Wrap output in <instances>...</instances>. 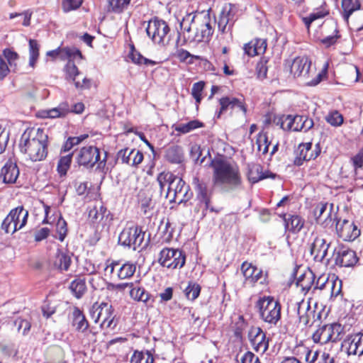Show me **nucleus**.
Returning <instances> with one entry per match:
<instances>
[{
	"label": "nucleus",
	"instance_id": "f257e3e1",
	"mask_svg": "<svg viewBox=\"0 0 363 363\" xmlns=\"http://www.w3.org/2000/svg\"><path fill=\"white\" fill-rule=\"evenodd\" d=\"M209 14L186 13L180 22L183 34V43L189 42H207L213 33Z\"/></svg>",
	"mask_w": 363,
	"mask_h": 363
},
{
	"label": "nucleus",
	"instance_id": "f03ea898",
	"mask_svg": "<svg viewBox=\"0 0 363 363\" xmlns=\"http://www.w3.org/2000/svg\"><path fill=\"white\" fill-rule=\"evenodd\" d=\"M20 149L33 162L42 161L48 155V135L41 128L35 132H25L21 137Z\"/></svg>",
	"mask_w": 363,
	"mask_h": 363
},
{
	"label": "nucleus",
	"instance_id": "7ed1b4c3",
	"mask_svg": "<svg viewBox=\"0 0 363 363\" xmlns=\"http://www.w3.org/2000/svg\"><path fill=\"white\" fill-rule=\"evenodd\" d=\"M213 169V180L216 184L237 186L240 182L239 169L224 158L216 157L211 162Z\"/></svg>",
	"mask_w": 363,
	"mask_h": 363
},
{
	"label": "nucleus",
	"instance_id": "20e7f679",
	"mask_svg": "<svg viewBox=\"0 0 363 363\" xmlns=\"http://www.w3.org/2000/svg\"><path fill=\"white\" fill-rule=\"evenodd\" d=\"M260 319L269 325L270 328L277 326L281 318V305L272 296H263L256 303Z\"/></svg>",
	"mask_w": 363,
	"mask_h": 363
},
{
	"label": "nucleus",
	"instance_id": "39448f33",
	"mask_svg": "<svg viewBox=\"0 0 363 363\" xmlns=\"http://www.w3.org/2000/svg\"><path fill=\"white\" fill-rule=\"evenodd\" d=\"M90 316L101 329L114 330L118 324L113 306L108 303H95L90 309Z\"/></svg>",
	"mask_w": 363,
	"mask_h": 363
},
{
	"label": "nucleus",
	"instance_id": "423d86ee",
	"mask_svg": "<svg viewBox=\"0 0 363 363\" xmlns=\"http://www.w3.org/2000/svg\"><path fill=\"white\" fill-rule=\"evenodd\" d=\"M76 162L79 166L91 169L98 162V168L105 166L106 152L103 160H100V150L95 146H86L80 149L75 157Z\"/></svg>",
	"mask_w": 363,
	"mask_h": 363
},
{
	"label": "nucleus",
	"instance_id": "0eeeda50",
	"mask_svg": "<svg viewBox=\"0 0 363 363\" xmlns=\"http://www.w3.org/2000/svg\"><path fill=\"white\" fill-rule=\"evenodd\" d=\"M189 191V186L182 178L174 176L172 184H169L164 194V198L169 199L170 202L185 203L192 196V193Z\"/></svg>",
	"mask_w": 363,
	"mask_h": 363
},
{
	"label": "nucleus",
	"instance_id": "6e6552de",
	"mask_svg": "<svg viewBox=\"0 0 363 363\" xmlns=\"http://www.w3.org/2000/svg\"><path fill=\"white\" fill-rule=\"evenodd\" d=\"M343 328L337 323L327 324L320 327L312 336L313 340L321 345L329 342H335L340 340L343 336Z\"/></svg>",
	"mask_w": 363,
	"mask_h": 363
},
{
	"label": "nucleus",
	"instance_id": "1a4fd4ad",
	"mask_svg": "<svg viewBox=\"0 0 363 363\" xmlns=\"http://www.w3.org/2000/svg\"><path fill=\"white\" fill-rule=\"evenodd\" d=\"M145 30L147 36L155 44L164 45L168 43L170 28L164 21L154 18L148 21Z\"/></svg>",
	"mask_w": 363,
	"mask_h": 363
},
{
	"label": "nucleus",
	"instance_id": "9d476101",
	"mask_svg": "<svg viewBox=\"0 0 363 363\" xmlns=\"http://www.w3.org/2000/svg\"><path fill=\"white\" fill-rule=\"evenodd\" d=\"M157 262L162 267L175 269L184 266L186 256L179 249L164 247L158 255Z\"/></svg>",
	"mask_w": 363,
	"mask_h": 363
},
{
	"label": "nucleus",
	"instance_id": "9b49d317",
	"mask_svg": "<svg viewBox=\"0 0 363 363\" xmlns=\"http://www.w3.org/2000/svg\"><path fill=\"white\" fill-rule=\"evenodd\" d=\"M284 130L306 132L311 129L314 125L313 121L307 116L284 115L277 122Z\"/></svg>",
	"mask_w": 363,
	"mask_h": 363
},
{
	"label": "nucleus",
	"instance_id": "f8f14e48",
	"mask_svg": "<svg viewBox=\"0 0 363 363\" xmlns=\"http://www.w3.org/2000/svg\"><path fill=\"white\" fill-rule=\"evenodd\" d=\"M144 240V233L138 226L124 228L118 236V242L136 250Z\"/></svg>",
	"mask_w": 363,
	"mask_h": 363
},
{
	"label": "nucleus",
	"instance_id": "ddd939ff",
	"mask_svg": "<svg viewBox=\"0 0 363 363\" xmlns=\"http://www.w3.org/2000/svg\"><path fill=\"white\" fill-rule=\"evenodd\" d=\"M312 143H306L298 145L297 149L295 150L296 157L294 160V164L296 166H301L304 161H309L315 160L320 153V144L317 143L315 145L313 150H311Z\"/></svg>",
	"mask_w": 363,
	"mask_h": 363
},
{
	"label": "nucleus",
	"instance_id": "4468645a",
	"mask_svg": "<svg viewBox=\"0 0 363 363\" xmlns=\"http://www.w3.org/2000/svg\"><path fill=\"white\" fill-rule=\"evenodd\" d=\"M337 236L345 241H353L360 235V230L353 222L344 219L335 220Z\"/></svg>",
	"mask_w": 363,
	"mask_h": 363
},
{
	"label": "nucleus",
	"instance_id": "2eb2a0df",
	"mask_svg": "<svg viewBox=\"0 0 363 363\" xmlns=\"http://www.w3.org/2000/svg\"><path fill=\"white\" fill-rule=\"evenodd\" d=\"M336 265L343 267H351L358 262L356 252L346 246H339L334 250Z\"/></svg>",
	"mask_w": 363,
	"mask_h": 363
},
{
	"label": "nucleus",
	"instance_id": "dca6fc26",
	"mask_svg": "<svg viewBox=\"0 0 363 363\" xmlns=\"http://www.w3.org/2000/svg\"><path fill=\"white\" fill-rule=\"evenodd\" d=\"M333 204L328 206V203H319L317 204L313 210V215L317 223L320 224L324 228L333 225L335 220H336L335 215L333 218Z\"/></svg>",
	"mask_w": 363,
	"mask_h": 363
},
{
	"label": "nucleus",
	"instance_id": "f3484780",
	"mask_svg": "<svg viewBox=\"0 0 363 363\" xmlns=\"http://www.w3.org/2000/svg\"><path fill=\"white\" fill-rule=\"evenodd\" d=\"M249 340L253 349L257 352L264 353L269 347V340L266 334L259 327H253L248 334Z\"/></svg>",
	"mask_w": 363,
	"mask_h": 363
},
{
	"label": "nucleus",
	"instance_id": "a211bd4d",
	"mask_svg": "<svg viewBox=\"0 0 363 363\" xmlns=\"http://www.w3.org/2000/svg\"><path fill=\"white\" fill-rule=\"evenodd\" d=\"M193 184L197 192V198L199 199L201 206L203 208V215H206L204 211L207 210H210L211 212H218V211L215 210L213 207L210 206V196L208 194L206 184L200 181L198 177H194Z\"/></svg>",
	"mask_w": 363,
	"mask_h": 363
},
{
	"label": "nucleus",
	"instance_id": "6ab92c4d",
	"mask_svg": "<svg viewBox=\"0 0 363 363\" xmlns=\"http://www.w3.org/2000/svg\"><path fill=\"white\" fill-rule=\"evenodd\" d=\"M330 245V243H328L323 238L316 236L310 248V252L313 256V259L316 262H322L326 259L328 262L330 259L327 258V255Z\"/></svg>",
	"mask_w": 363,
	"mask_h": 363
},
{
	"label": "nucleus",
	"instance_id": "aec40b11",
	"mask_svg": "<svg viewBox=\"0 0 363 363\" xmlns=\"http://www.w3.org/2000/svg\"><path fill=\"white\" fill-rule=\"evenodd\" d=\"M19 176V169L16 162L9 160L1 167L0 178L6 184H12L16 182Z\"/></svg>",
	"mask_w": 363,
	"mask_h": 363
},
{
	"label": "nucleus",
	"instance_id": "412c9836",
	"mask_svg": "<svg viewBox=\"0 0 363 363\" xmlns=\"http://www.w3.org/2000/svg\"><path fill=\"white\" fill-rule=\"evenodd\" d=\"M117 157L118 160H121L122 163L132 166H137L143 160V154L140 150L135 149H122L118 151Z\"/></svg>",
	"mask_w": 363,
	"mask_h": 363
},
{
	"label": "nucleus",
	"instance_id": "4be33fe9",
	"mask_svg": "<svg viewBox=\"0 0 363 363\" xmlns=\"http://www.w3.org/2000/svg\"><path fill=\"white\" fill-rule=\"evenodd\" d=\"M311 62L306 56L296 57L291 65V73L294 77L308 75Z\"/></svg>",
	"mask_w": 363,
	"mask_h": 363
},
{
	"label": "nucleus",
	"instance_id": "5701e85b",
	"mask_svg": "<svg viewBox=\"0 0 363 363\" xmlns=\"http://www.w3.org/2000/svg\"><path fill=\"white\" fill-rule=\"evenodd\" d=\"M219 102L220 105V108L218 116H220V113L225 111L228 108H239L240 111L243 112L244 114H245L247 112V108L245 106L243 99L226 96L221 98Z\"/></svg>",
	"mask_w": 363,
	"mask_h": 363
},
{
	"label": "nucleus",
	"instance_id": "b1692460",
	"mask_svg": "<svg viewBox=\"0 0 363 363\" xmlns=\"http://www.w3.org/2000/svg\"><path fill=\"white\" fill-rule=\"evenodd\" d=\"M284 220L285 229L292 233H298L303 228L305 220L298 215L281 216Z\"/></svg>",
	"mask_w": 363,
	"mask_h": 363
},
{
	"label": "nucleus",
	"instance_id": "393cba45",
	"mask_svg": "<svg viewBox=\"0 0 363 363\" xmlns=\"http://www.w3.org/2000/svg\"><path fill=\"white\" fill-rule=\"evenodd\" d=\"M72 325L75 330L80 333H84L89 328V322L86 320L83 312L77 306L73 308L71 315Z\"/></svg>",
	"mask_w": 363,
	"mask_h": 363
},
{
	"label": "nucleus",
	"instance_id": "a878e982",
	"mask_svg": "<svg viewBox=\"0 0 363 363\" xmlns=\"http://www.w3.org/2000/svg\"><path fill=\"white\" fill-rule=\"evenodd\" d=\"M48 56H50L53 58L57 57H60L62 60H66L69 58H75L76 57H79V58H82V55L80 50L75 48H58L55 50L48 51L47 52Z\"/></svg>",
	"mask_w": 363,
	"mask_h": 363
},
{
	"label": "nucleus",
	"instance_id": "bb28decb",
	"mask_svg": "<svg viewBox=\"0 0 363 363\" xmlns=\"http://www.w3.org/2000/svg\"><path fill=\"white\" fill-rule=\"evenodd\" d=\"M164 157L172 164H181L184 158L183 148L177 145H171L165 149Z\"/></svg>",
	"mask_w": 363,
	"mask_h": 363
},
{
	"label": "nucleus",
	"instance_id": "cd10ccee",
	"mask_svg": "<svg viewBox=\"0 0 363 363\" xmlns=\"http://www.w3.org/2000/svg\"><path fill=\"white\" fill-rule=\"evenodd\" d=\"M296 311L298 315L299 321L304 325L309 323L311 317H314L315 311L311 309L308 302L302 300L296 303Z\"/></svg>",
	"mask_w": 363,
	"mask_h": 363
},
{
	"label": "nucleus",
	"instance_id": "c85d7f7f",
	"mask_svg": "<svg viewBox=\"0 0 363 363\" xmlns=\"http://www.w3.org/2000/svg\"><path fill=\"white\" fill-rule=\"evenodd\" d=\"M306 360L308 363H335L334 357L330 354L323 352L320 354L318 351L312 352L308 348H306Z\"/></svg>",
	"mask_w": 363,
	"mask_h": 363
},
{
	"label": "nucleus",
	"instance_id": "c756f323",
	"mask_svg": "<svg viewBox=\"0 0 363 363\" xmlns=\"http://www.w3.org/2000/svg\"><path fill=\"white\" fill-rule=\"evenodd\" d=\"M347 352L349 355H358L359 357L363 354V333H358L351 335Z\"/></svg>",
	"mask_w": 363,
	"mask_h": 363
},
{
	"label": "nucleus",
	"instance_id": "7c9ffc66",
	"mask_svg": "<svg viewBox=\"0 0 363 363\" xmlns=\"http://www.w3.org/2000/svg\"><path fill=\"white\" fill-rule=\"evenodd\" d=\"M315 279L314 273L311 269H308L298 277L296 285L300 286L303 291L307 293L312 287H314Z\"/></svg>",
	"mask_w": 363,
	"mask_h": 363
},
{
	"label": "nucleus",
	"instance_id": "2f4dec72",
	"mask_svg": "<svg viewBox=\"0 0 363 363\" xmlns=\"http://www.w3.org/2000/svg\"><path fill=\"white\" fill-rule=\"evenodd\" d=\"M13 210H17L16 215L13 218V226L12 229L13 233H15L23 228L27 223L28 211L24 209L22 206H18Z\"/></svg>",
	"mask_w": 363,
	"mask_h": 363
},
{
	"label": "nucleus",
	"instance_id": "473e14b6",
	"mask_svg": "<svg viewBox=\"0 0 363 363\" xmlns=\"http://www.w3.org/2000/svg\"><path fill=\"white\" fill-rule=\"evenodd\" d=\"M233 14L229 11L225 13L223 11L218 18V30L222 33H231L232 27L234 24V21L233 19Z\"/></svg>",
	"mask_w": 363,
	"mask_h": 363
},
{
	"label": "nucleus",
	"instance_id": "72a5a7b5",
	"mask_svg": "<svg viewBox=\"0 0 363 363\" xmlns=\"http://www.w3.org/2000/svg\"><path fill=\"white\" fill-rule=\"evenodd\" d=\"M361 4L359 0H342L343 18L347 21L350 15L360 9Z\"/></svg>",
	"mask_w": 363,
	"mask_h": 363
},
{
	"label": "nucleus",
	"instance_id": "f704fd0d",
	"mask_svg": "<svg viewBox=\"0 0 363 363\" xmlns=\"http://www.w3.org/2000/svg\"><path fill=\"white\" fill-rule=\"evenodd\" d=\"M174 174L170 172H161L157 175V183L160 189V196H164L166 193L164 188L169 186V184H172Z\"/></svg>",
	"mask_w": 363,
	"mask_h": 363
},
{
	"label": "nucleus",
	"instance_id": "c9c22d12",
	"mask_svg": "<svg viewBox=\"0 0 363 363\" xmlns=\"http://www.w3.org/2000/svg\"><path fill=\"white\" fill-rule=\"evenodd\" d=\"M69 289L72 294L77 298H81L86 291V286L84 279H76L73 280L70 285Z\"/></svg>",
	"mask_w": 363,
	"mask_h": 363
},
{
	"label": "nucleus",
	"instance_id": "e433bc0d",
	"mask_svg": "<svg viewBox=\"0 0 363 363\" xmlns=\"http://www.w3.org/2000/svg\"><path fill=\"white\" fill-rule=\"evenodd\" d=\"M203 126V123L200 122L198 120H193L187 123H182L179 125H173L172 128L174 129V130L182 133L186 134L189 132H191L193 130H195L199 128H201Z\"/></svg>",
	"mask_w": 363,
	"mask_h": 363
},
{
	"label": "nucleus",
	"instance_id": "4c0bfd02",
	"mask_svg": "<svg viewBox=\"0 0 363 363\" xmlns=\"http://www.w3.org/2000/svg\"><path fill=\"white\" fill-rule=\"evenodd\" d=\"M269 177V175H265L262 171V167L259 164L252 165L248 172L249 180L252 183H256Z\"/></svg>",
	"mask_w": 363,
	"mask_h": 363
},
{
	"label": "nucleus",
	"instance_id": "58836bf2",
	"mask_svg": "<svg viewBox=\"0 0 363 363\" xmlns=\"http://www.w3.org/2000/svg\"><path fill=\"white\" fill-rule=\"evenodd\" d=\"M132 62L137 65H155L157 62L152 60H149L143 57L139 52L135 50L134 46H132L131 52L129 55Z\"/></svg>",
	"mask_w": 363,
	"mask_h": 363
},
{
	"label": "nucleus",
	"instance_id": "ea45409f",
	"mask_svg": "<svg viewBox=\"0 0 363 363\" xmlns=\"http://www.w3.org/2000/svg\"><path fill=\"white\" fill-rule=\"evenodd\" d=\"M181 39V33L178 32L177 39L176 40V47L177 50L173 54V56L177 57L180 62H185L189 57L194 58L198 60L199 58V56L191 55L189 51L182 49L178 48L179 43Z\"/></svg>",
	"mask_w": 363,
	"mask_h": 363
},
{
	"label": "nucleus",
	"instance_id": "a19ab883",
	"mask_svg": "<svg viewBox=\"0 0 363 363\" xmlns=\"http://www.w3.org/2000/svg\"><path fill=\"white\" fill-rule=\"evenodd\" d=\"M73 153L62 156L57 163V172L60 176H65L70 167Z\"/></svg>",
	"mask_w": 363,
	"mask_h": 363
},
{
	"label": "nucleus",
	"instance_id": "79ce46f5",
	"mask_svg": "<svg viewBox=\"0 0 363 363\" xmlns=\"http://www.w3.org/2000/svg\"><path fill=\"white\" fill-rule=\"evenodd\" d=\"M68 60H69L64 68V71L65 72V79L67 80H70L74 83L76 82L75 78L77 75L79 74V72L78 70L77 67L76 66L74 62L71 60V58Z\"/></svg>",
	"mask_w": 363,
	"mask_h": 363
},
{
	"label": "nucleus",
	"instance_id": "37998d69",
	"mask_svg": "<svg viewBox=\"0 0 363 363\" xmlns=\"http://www.w3.org/2000/svg\"><path fill=\"white\" fill-rule=\"evenodd\" d=\"M135 264L130 262L123 264L118 272V277L120 279H125L131 277L135 272Z\"/></svg>",
	"mask_w": 363,
	"mask_h": 363
},
{
	"label": "nucleus",
	"instance_id": "c03bdc74",
	"mask_svg": "<svg viewBox=\"0 0 363 363\" xmlns=\"http://www.w3.org/2000/svg\"><path fill=\"white\" fill-rule=\"evenodd\" d=\"M71 262L72 259L69 255L63 252H59L57 255L55 265L61 270L67 271Z\"/></svg>",
	"mask_w": 363,
	"mask_h": 363
},
{
	"label": "nucleus",
	"instance_id": "a18cd8bd",
	"mask_svg": "<svg viewBox=\"0 0 363 363\" xmlns=\"http://www.w3.org/2000/svg\"><path fill=\"white\" fill-rule=\"evenodd\" d=\"M130 297L137 301H142L147 303L150 299V294L146 291L143 288H133L132 287L130 291Z\"/></svg>",
	"mask_w": 363,
	"mask_h": 363
},
{
	"label": "nucleus",
	"instance_id": "49530a36",
	"mask_svg": "<svg viewBox=\"0 0 363 363\" xmlns=\"http://www.w3.org/2000/svg\"><path fill=\"white\" fill-rule=\"evenodd\" d=\"M184 292L188 299L194 301L200 294L201 286L197 283L190 281Z\"/></svg>",
	"mask_w": 363,
	"mask_h": 363
},
{
	"label": "nucleus",
	"instance_id": "de8ad7c7",
	"mask_svg": "<svg viewBox=\"0 0 363 363\" xmlns=\"http://www.w3.org/2000/svg\"><path fill=\"white\" fill-rule=\"evenodd\" d=\"M29 65L34 67L39 56V45L35 40H29Z\"/></svg>",
	"mask_w": 363,
	"mask_h": 363
},
{
	"label": "nucleus",
	"instance_id": "09e8293b",
	"mask_svg": "<svg viewBox=\"0 0 363 363\" xmlns=\"http://www.w3.org/2000/svg\"><path fill=\"white\" fill-rule=\"evenodd\" d=\"M268 59L265 57H261L259 62L257 63L256 65V73L257 78H259L261 80L264 79L267 77V63H268Z\"/></svg>",
	"mask_w": 363,
	"mask_h": 363
},
{
	"label": "nucleus",
	"instance_id": "8fccbe9b",
	"mask_svg": "<svg viewBox=\"0 0 363 363\" xmlns=\"http://www.w3.org/2000/svg\"><path fill=\"white\" fill-rule=\"evenodd\" d=\"M13 324L17 328L18 332H21L22 335L24 336L28 334L31 328L30 322L22 318H16L14 320Z\"/></svg>",
	"mask_w": 363,
	"mask_h": 363
},
{
	"label": "nucleus",
	"instance_id": "3c124183",
	"mask_svg": "<svg viewBox=\"0 0 363 363\" xmlns=\"http://www.w3.org/2000/svg\"><path fill=\"white\" fill-rule=\"evenodd\" d=\"M16 211L17 210H11L1 223V229L6 233H13L12 229L13 226V218L16 215Z\"/></svg>",
	"mask_w": 363,
	"mask_h": 363
},
{
	"label": "nucleus",
	"instance_id": "603ef678",
	"mask_svg": "<svg viewBox=\"0 0 363 363\" xmlns=\"http://www.w3.org/2000/svg\"><path fill=\"white\" fill-rule=\"evenodd\" d=\"M247 325V324L245 322L243 316L240 315L233 326V333L235 337L241 339L242 337L243 331L245 330Z\"/></svg>",
	"mask_w": 363,
	"mask_h": 363
},
{
	"label": "nucleus",
	"instance_id": "864d4df0",
	"mask_svg": "<svg viewBox=\"0 0 363 363\" xmlns=\"http://www.w3.org/2000/svg\"><path fill=\"white\" fill-rule=\"evenodd\" d=\"M241 270L243 276L245 278V280L251 283L254 274L256 272L257 267L252 265L250 263L245 262L241 266Z\"/></svg>",
	"mask_w": 363,
	"mask_h": 363
},
{
	"label": "nucleus",
	"instance_id": "5fc2aeb1",
	"mask_svg": "<svg viewBox=\"0 0 363 363\" xmlns=\"http://www.w3.org/2000/svg\"><path fill=\"white\" fill-rule=\"evenodd\" d=\"M256 143L259 152H262L263 155L267 153L270 142L268 141V138L265 133L259 134Z\"/></svg>",
	"mask_w": 363,
	"mask_h": 363
},
{
	"label": "nucleus",
	"instance_id": "6e6d98bb",
	"mask_svg": "<svg viewBox=\"0 0 363 363\" xmlns=\"http://www.w3.org/2000/svg\"><path fill=\"white\" fill-rule=\"evenodd\" d=\"M113 11L116 13L121 12L130 4L131 0H108Z\"/></svg>",
	"mask_w": 363,
	"mask_h": 363
},
{
	"label": "nucleus",
	"instance_id": "4d7b16f0",
	"mask_svg": "<svg viewBox=\"0 0 363 363\" xmlns=\"http://www.w3.org/2000/svg\"><path fill=\"white\" fill-rule=\"evenodd\" d=\"M201 147L198 145H193L190 150V157L195 162L202 164L204 162L205 157L200 159L201 156Z\"/></svg>",
	"mask_w": 363,
	"mask_h": 363
},
{
	"label": "nucleus",
	"instance_id": "13d9d810",
	"mask_svg": "<svg viewBox=\"0 0 363 363\" xmlns=\"http://www.w3.org/2000/svg\"><path fill=\"white\" fill-rule=\"evenodd\" d=\"M204 87V82H199L194 84L191 89V94L196 99V103H200L201 100V92Z\"/></svg>",
	"mask_w": 363,
	"mask_h": 363
},
{
	"label": "nucleus",
	"instance_id": "bf43d9fd",
	"mask_svg": "<svg viewBox=\"0 0 363 363\" xmlns=\"http://www.w3.org/2000/svg\"><path fill=\"white\" fill-rule=\"evenodd\" d=\"M57 232L59 235L58 239L62 242L67 235V228L66 221L62 218L57 221Z\"/></svg>",
	"mask_w": 363,
	"mask_h": 363
},
{
	"label": "nucleus",
	"instance_id": "052dcab7",
	"mask_svg": "<svg viewBox=\"0 0 363 363\" xmlns=\"http://www.w3.org/2000/svg\"><path fill=\"white\" fill-rule=\"evenodd\" d=\"M326 120L328 123L333 126H339L343 123V117L337 111L329 114Z\"/></svg>",
	"mask_w": 363,
	"mask_h": 363
},
{
	"label": "nucleus",
	"instance_id": "680f3d73",
	"mask_svg": "<svg viewBox=\"0 0 363 363\" xmlns=\"http://www.w3.org/2000/svg\"><path fill=\"white\" fill-rule=\"evenodd\" d=\"M253 45H254V50H256L254 52L255 53H257V55L262 54L265 52L267 49V41L264 39H255L252 40Z\"/></svg>",
	"mask_w": 363,
	"mask_h": 363
},
{
	"label": "nucleus",
	"instance_id": "e2e57ef3",
	"mask_svg": "<svg viewBox=\"0 0 363 363\" xmlns=\"http://www.w3.org/2000/svg\"><path fill=\"white\" fill-rule=\"evenodd\" d=\"M82 1L80 0H63L62 7L65 12L76 9L80 6Z\"/></svg>",
	"mask_w": 363,
	"mask_h": 363
},
{
	"label": "nucleus",
	"instance_id": "0e129e2a",
	"mask_svg": "<svg viewBox=\"0 0 363 363\" xmlns=\"http://www.w3.org/2000/svg\"><path fill=\"white\" fill-rule=\"evenodd\" d=\"M31 16H32V12L28 10L21 13H12L10 14V18L12 19L17 16H23V25L24 26H28L30 23Z\"/></svg>",
	"mask_w": 363,
	"mask_h": 363
},
{
	"label": "nucleus",
	"instance_id": "69168bd1",
	"mask_svg": "<svg viewBox=\"0 0 363 363\" xmlns=\"http://www.w3.org/2000/svg\"><path fill=\"white\" fill-rule=\"evenodd\" d=\"M89 218L93 223H98L104 218L102 213L97 211L96 206L89 211Z\"/></svg>",
	"mask_w": 363,
	"mask_h": 363
},
{
	"label": "nucleus",
	"instance_id": "338daca9",
	"mask_svg": "<svg viewBox=\"0 0 363 363\" xmlns=\"http://www.w3.org/2000/svg\"><path fill=\"white\" fill-rule=\"evenodd\" d=\"M242 363H260L258 357L255 356L252 352H247L241 358Z\"/></svg>",
	"mask_w": 363,
	"mask_h": 363
},
{
	"label": "nucleus",
	"instance_id": "774afa93",
	"mask_svg": "<svg viewBox=\"0 0 363 363\" xmlns=\"http://www.w3.org/2000/svg\"><path fill=\"white\" fill-rule=\"evenodd\" d=\"M49 233L50 229L48 228H42L35 233V240L36 242H40L48 238Z\"/></svg>",
	"mask_w": 363,
	"mask_h": 363
}]
</instances>
